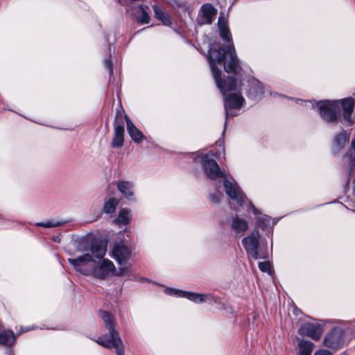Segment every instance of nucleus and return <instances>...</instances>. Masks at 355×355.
I'll list each match as a JSON object with an SVG mask.
<instances>
[{"label":"nucleus","instance_id":"obj_1","mask_svg":"<svg viewBox=\"0 0 355 355\" xmlns=\"http://www.w3.org/2000/svg\"><path fill=\"white\" fill-rule=\"evenodd\" d=\"M68 261L76 271L83 275H92L98 279H105L112 275H130V273L128 266L120 267L119 272L116 273V268L112 261L103 259L101 261L97 262L92 259L89 253H85L75 259L69 258Z\"/></svg>","mask_w":355,"mask_h":355},{"label":"nucleus","instance_id":"obj_2","mask_svg":"<svg viewBox=\"0 0 355 355\" xmlns=\"http://www.w3.org/2000/svg\"><path fill=\"white\" fill-rule=\"evenodd\" d=\"M223 70L229 73L225 78L234 77L241 81L243 68L237 56L227 20L223 17Z\"/></svg>","mask_w":355,"mask_h":355},{"label":"nucleus","instance_id":"obj_3","mask_svg":"<svg viewBox=\"0 0 355 355\" xmlns=\"http://www.w3.org/2000/svg\"><path fill=\"white\" fill-rule=\"evenodd\" d=\"M223 96L226 119L239 114V110L245 103L241 94V81H237L234 77L223 78Z\"/></svg>","mask_w":355,"mask_h":355},{"label":"nucleus","instance_id":"obj_4","mask_svg":"<svg viewBox=\"0 0 355 355\" xmlns=\"http://www.w3.org/2000/svg\"><path fill=\"white\" fill-rule=\"evenodd\" d=\"M100 315L108 333L98 338L96 343L107 349H115L116 355H124L125 347L119 331L116 329V323L113 315L108 311H100Z\"/></svg>","mask_w":355,"mask_h":355},{"label":"nucleus","instance_id":"obj_5","mask_svg":"<svg viewBox=\"0 0 355 355\" xmlns=\"http://www.w3.org/2000/svg\"><path fill=\"white\" fill-rule=\"evenodd\" d=\"M207 58L209 61L212 76L216 85L222 92L221 72L218 65L222 64V46L220 44H213L210 46Z\"/></svg>","mask_w":355,"mask_h":355},{"label":"nucleus","instance_id":"obj_6","mask_svg":"<svg viewBox=\"0 0 355 355\" xmlns=\"http://www.w3.org/2000/svg\"><path fill=\"white\" fill-rule=\"evenodd\" d=\"M216 157L215 154L209 153L200 154L195 158V162L201 166L205 175L211 180H216L222 176V171Z\"/></svg>","mask_w":355,"mask_h":355},{"label":"nucleus","instance_id":"obj_7","mask_svg":"<svg viewBox=\"0 0 355 355\" xmlns=\"http://www.w3.org/2000/svg\"><path fill=\"white\" fill-rule=\"evenodd\" d=\"M317 107L320 117L327 123L334 124L340 120L338 103L335 100L318 102Z\"/></svg>","mask_w":355,"mask_h":355},{"label":"nucleus","instance_id":"obj_8","mask_svg":"<svg viewBox=\"0 0 355 355\" xmlns=\"http://www.w3.org/2000/svg\"><path fill=\"white\" fill-rule=\"evenodd\" d=\"M223 187L225 193L230 199L234 200L239 207H242L248 198L243 192L237 182L233 180L230 181L227 174L223 171Z\"/></svg>","mask_w":355,"mask_h":355},{"label":"nucleus","instance_id":"obj_9","mask_svg":"<svg viewBox=\"0 0 355 355\" xmlns=\"http://www.w3.org/2000/svg\"><path fill=\"white\" fill-rule=\"evenodd\" d=\"M260 234L258 230H254L248 236L242 239V244L248 257L254 259H263V256L260 255L258 248L259 247Z\"/></svg>","mask_w":355,"mask_h":355},{"label":"nucleus","instance_id":"obj_10","mask_svg":"<svg viewBox=\"0 0 355 355\" xmlns=\"http://www.w3.org/2000/svg\"><path fill=\"white\" fill-rule=\"evenodd\" d=\"M345 331L340 327H334L328 332L324 339L323 345L330 349H338L344 346Z\"/></svg>","mask_w":355,"mask_h":355},{"label":"nucleus","instance_id":"obj_11","mask_svg":"<svg viewBox=\"0 0 355 355\" xmlns=\"http://www.w3.org/2000/svg\"><path fill=\"white\" fill-rule=\"evenodd\" d=\"M338 103L339 114L343 119L349 125H353L354 121L352 119V114L355 108V99L353 97H347L339 100H335Z\"/></svg>","mask_w":355,"mask_h":355},{"label":"nucleus","instance_id":"obj_12","mask_svg":"<svg viewBox=\"0 0 355 355\" xmlns=\"http://www.w3.org/2000/svg\"><path fill=\"white\" fill-rule=\"evenodd\" d=\"M323 330L322 326L319 323L305 322L300 327L298 334L318 341L321 338Z\"/></svg>","mask_w":355,"mask_h":355},{"label":"nucleus","instance_id":"obj_13","mask_svg":"<svg viewBox=\"0 0 355 355\" xmlns=\"http://www.w3.org/2000/svg\"><path fill=\"white\" fill-rule=\"evenodd\" d=\"M130 249L123 243H116L114 245L112 250V257L120 266L125 264V266L130 267V265H126V263L130 258Z\"/></svg>","mask_w":355,"mask_h":355},{"label":"nucleus","instance_id":"obj_14","mask_svg":"<svg viewBox=\"0 0 355 355\" xmlns=\"http://www.w3.org/2000/svg\"><path fill=\"white\" fill-rule=\"evenodd\" d=\"M216 15V10L209 3L202 6L197 18L198 23L200 25L211 24Z\"/></svg>","mask_w":355,"mask_h":355},{"label":"nucleus","instance_id":"obj_15","mask_svg":"<svg viewBox=\"0 0 355 355\" xmlns=\"http://www.w3.org/2000/svg\"><path fill=\"white\" fill-rule=\"evenodd\" d=\"M264 93L263 84L254 78H250L248 81L247 96L253 100L261 98Z\"/></svg>","mask_w":355,"mask_h":355},{"label":"nucleus","instance_id":"obj_16","mask_svg":"<svg viewBox=\"0 0 355 355\" xmlns=\"http://www.w3.org/2000/svg\"><path fill=\"white\" fill-rule=\"evenodd\" d=\"M124 144V123L123 121L116 122L114 128V137L111 143V146L114 148H119Z\"/></svg>","mask_w":355,"mask_h":355},{"label":"nucleus","instance_id":"obj_17","mask_svg":"<svg viewBox=\"0 0 355 355\" xmlns=\"http://www.w3.org/2000/svg\"><path fill=\"white\" fill-rule=\"evenodd\" d=\"M349 134L346 130L342 129V131L336 135L333 139V150L335 153L340 151L349 142Z\"/></svg>","mask_w":355,"mask_h":355},{"label":"nucleus","instance_id":"obj_18","mask_svg":"<svg viewBox=\"0 0 355 355\" xmlns=\"http://www.w3.org/2000/svg\"><path fill=\"white\" fill-rule=\"evenodd\" d=\"M127 130L132 139L137 143H141L144 139L143 133L137 128L130 119L126 117Z\"/></svg>","mask_w":355,"mask_h":355},{"label":"nucleus","instance_id":"obj_19","mask_svg":"<svg viewBox=\"0 0 355 355\" xmlns=\"http://www.w3.org/2000/svg\"><path fill=\"white\" fill-rule=\"evenodd\" d=\"M231 229L237 234H243L248 229V223L244 218L236 216L232 220Z\"/></svg>","mask_w":355,"mask_h":355},{"label":"nucleus","instance_id":"obj_20","mask_svg":"<svg viewBox=\"0 0 355 355\" xmlns=\"http://www.w3.org/2000/svg\"><path fill=\"white\" fill-rule=\"evenodd\" d=\"M132 15L135 16L137 21L141 24H148L150 22V16L143 6L133 8Z\"/></svg>","mask_w":355,"mask_h":355},{"label":"nucleus","instance_id":"obj_21","mask_svg":"<svg viewBox=\"0 0 355 355\" xmlns=\"http://www.w3.org/2000/svg\"><path fill=\"white\" fill-rule=\"evenodd\" d=\"M89 254L92 257H95L98 259H101L104 257L106 252L105 246L101 242L94 241L90 245Z\"/></svg>","mask_w":355,"mask_h":355},{"label":"nucleus","instance_id":"obj_22","mask_svg":"<svg viewBox=\"0 0 355 355\" xmlns=\"http://www.w3.org/2000/svg\"><path fill=\"white\" fill-rule=\"evenodd\" d=\"M119 191L128 199L130 200L134 196L133 184L129 181H119L116 184Z\"/></svg>","mask_w":355,"mask_h":355},{"label":"nucleus","instance_id":"obj_23","mask_svg":"<svg viewBox=\"0 0 355 355\" xmlns=\"http://www.w3.org/2000/svg\"><path fill=\"white\" fill-rule=\"evenodd\" d=\"M16 336L13 331L9 329L0 331V345L10 346L15 343Z\"/></svg>","mask_w":355,"mask_h":355},{"label":"nucleus","instance_id":"obj_24","mask_svg":"<svg viewBox=\"0 0 355 355\" xmlns=\"http://www.w3.org/2000/svg\"><path fill=\"white\" fill-rule=\"evenodd\" d=\"M220 189V184H218L213 190L209 191L208 195V200L212 206L216 207L218 206L220 203L222 193Z\"/></svg>","mask_w":355,"mask_h":355},{"label":"nucleus","instance_id":"obj_25","mask_svg":"<svg viewBox=\"0 0 355 355\" xmlns=\"http://www.w3.org/2000/svg\"><path fill=\"white\" fill-rule=\"evenodd\" d=\"M345 156L349 159V168L347 170V177L345 183V188L349 189L351 175L355 170V153H348Z\"/></svg>","mask_w":355,"mask_h":355},{"label":"nucleus","instance_id":"obj_26","mask_svg":"<svg viewBox=\"0 0 355 355\" xmlns=\"http://www.w3.org/2000/svg\"><path fill=\"white\" fill-rule=\"evenodd\" d=\"M119 200L116 198H105L103 211L105 214H113L119 205Z\"/></svg>","mask_w":355,"mask_h":355},{"label":"nucleus","instance_id":"obj_27","mask_svg":"<svg viewBox=\"0 0 355 355\" xmlns=\"http://www.w3.org/2000/svg\"><path fill=\"white\" fill-rule=\"evenodd\" d=\"M313 343L309 340H302L298 343L299 355H311L313 348Z\"/></svg>","mask_w":355,"mask_h":355},{"label":"nucleus","instance_id":"obj_28","mask_svg":"<svg viewBox=\"0 0 355 355\" xmlns=\"http://www.w3.org/2000/svg\"><path fill=\"white\" fill-rule=\"evenodd\" d=\"M155 12V17L159 21H162L164 25H169L171 24V19L169 15L163 11L158 6H153Z\"/></svg>","mask_w":355,"mask_h":355},{"label":"nucleus","instance_id":"obj_29","mask_svg":"<svg viewBox=\"0 0 355 355\" xmlns=\"http://www.w3.org/2000/svg\"><path fill=\"white\" fill-rule=\"evenodd\" d=\"M130 211L128 209H123L119 211L114 223L119 225H125L130 222Z\"/></svg>","mask_w":355,"mask_h":355},{"label":"nucleus","instance_id":"obj_30","mask_svg":"<svg viewBox=\"0 0 355 355\" xmlns=\"http://www.w3.org/2000/svg\"><path fill=\"white\" fill-rule=\"evenodd\" d=\"M183 297L187 298L195 303H202L205 302V294L185 291L183 293Z\"/></svg>","mask_w":355,"mask_h":355},{"label":"nucleus","instance_id":"obj_31","mask_svg":"<svg viewBox=\"0 0 355 355\" xmlns=\"http://www.w3.org/2000/svg\"><path fill=\"white\" fill-rule=\"evenodd\" d=\"M63 224L62 222L54 220H49L46 222H38L35 223V225L37 227H42L45 228H51V227H56L61 226Z\"/></svg>","mask_w":355,"mask_h":355},{"label":"nucleus","instance_id":"obj_32","mask_svg":"<svg viewBox=\"0 0 355 355\" xmlns=\"http://www.w3.org/2000/svg\"><path fill=\"white\" fill-rule=\"evenodd\" d=\"M164 292L167 295H175V296L180 297H183V295H182L183 293H185V291H184L178 290V289H175V288H166L164 290Z\"/></svg>","mask_w":355,"mask_h":355},{"label":"nucleus","instance_id":"obj_33","mask_svg":"<svg viewBox=\"0 0 355 355\" xmlns=\"http://www.w3.org/2000/svg\"><path fill=\"white\" fill-rule=\"evenodd\" d=\"M205 302L209 301L211 303L213 302L214 304H220V299L219 297L215 296L214 294H212L211 293L205 294Z\"/></svg>","mask_w":355,"mask_h":355},{"label":"nucleus","instance_id":"obj_34","mask_svg":"<svg viewBox=\"0 0 355 355\" xmlns=\"http://www.w3.org/2000/svg\"><path fill=\"white\" fill-rule=\"evenodd\" d=\"M259 268L262 272H270L271 270V264L268 261L259 262Z\"/></svg>","mask_w":355,"mask_h":355},{"label":"nucleus","instance_id":"obj_35","mask_svg":"<svg viewBox=\"0 0 355 355\" xmlns=\"http://www.w3.org/2000/svg\"><path fill=\"white\" fill-rule=\"evenodd\" d=\"M314 355H332V354L327 349H320L314 354Z\"/></svg>","mask_w":355,"mask_h":355},{"label":"nucleus","instance_id":"obj_36","mask_svg":"<svg viewBox=\"0 0 355 355\" xmlns=\"http://www.w3.org/2000/svg\"><path fill=\"white\" fill-rule=\"evenodd\" d=\"M218 28L219 31V35L222 36V13L220 14L218 19Z\"/></svg>","mask_w":355,"mask_h":355},{"label":"nucleus","instance_id":"obj_37","mask_svg":"<svg viewBox=\"0 0 355 355\" xmlns=\"http://www.w3.org/2000/svg\"><path fill=\"white\" fill-rule=\"evenodd\" d=\"M105 66L110 71H112V62H111L110 60H105Z\"/></svg>","mask_w":355,"mask_h":355},{"label":"nucleus","instance_id":"obj_38","mask_svg":"<svg viewBox=\"0 0 355 355\" xmlns=\"http://www.w3.org/2000/svg\"><path fill=\"white\" fill-rule=\"evenodd\" d=\"M249 203H250V208L252 209L253 213L254 214H257L258 213L257 208L254 207V205L251 202H249Z\"/></svg>","mask_w":355,"mask_h":355},{"label":"nucleus","instance_id":"obj_39","mask_svg":"<svg viewBox=\"0 0 355 355\" xmlns=\"http://www.w3.org/2000/svg\"><path fill=\"white\" fill-rule=\"evenodd\" d=\"M340 355H347L346 352H343Z\"/></svg>","mask_w":355,"mask_h":355},{"label":"nucleus","instance_id":"obj_40","mask_svg":"<svg viewBox=\"0 0 355 355\" xmlns=\"http://www.w3.org/2000/svg\"><path fill=\"white\" fill-rule=\"evenodd\" d=\"M223 135H224L225 134V128H223Z\"/></svg>","mask_w":355,"mask_h":355}]
</instances>
